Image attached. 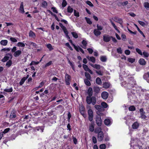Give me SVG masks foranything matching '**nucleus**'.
I'll list each match as a JSON object with an SVG mask.
<instances>
[{"mask_svg": "<svg viewBox=\"0 0 149 149\" xmlns=\"http://www.w3.org/2000/svg\"><path fill=\"white\" fill-rule=\"evenodd\" d=\"M136 85V81L133 77H131L129 79V82L125 86L127 88L128 98L130 100L135 97L134 90L132 88Z\"/></svg>", "mask_w": 149, "mask_h": 149, "instance_id": "f257e3e1", "label": "nucleus"}, {"mask_svg": "<svg viewBox=\"0 0 149 149\" xmlns=\"http://www.w3.org/2000/svg\"><path fill=\"white\" fill-rule=\"evenodd\" d=\"M86 101L87 103L88 104H92L93 105H95L96 103V98L95 97L93 96H87L86 99Z\"/></svg>", "mask_w": 149, "mask_h": 149, "instance_id": "f03ea898", "label": "nucleus"}, {"mask_svg": "<svg viewBox=\"0 0 149 149\" xmlns=\"http://www.w3.org/2000/svg\"><path fill=\"white\" fill-rule=\"evenodd\" d=\"M17 47H14L11 49L12 52L14 53L13 55L15 57H17L19 56L22 53L21 50H18L17 51Z\"/></svg>", "mask_w": 149, "mask_h": 149, "instance_id": "7ed1b4c3", "label": "nucleus"}, {"mask_svg": "<svg viewBox=\"0 0 149 149\" xmlns=\"http://www.w3.org/2000/svg\"><path fill=\"white\" fill-rule=\"evenodd\" d=\"M12 56L11 54H7L2 59L1 61L3 62H5L8 61L9 58H12Z\"/></svg>", "mask_w": 149, "mask_h": 149, "instance_id": "20e7f679", "label": "nucleus"}, {"mask_svg": "<svg viewBox=\"0 0 149 149\" xmlns=\"http://www.w3.org/2000/svg\"><path fill=\"white\" fill-rule=\"evenodd\" d=\"M140 114V118L142 119H146L147 117L145 115V112L143 108L139 110Z\"/></svg>", "mask_w": 149, "mask_h": 149, "instance_id": "39448f33", "label": "nucleus"}, {"mask_svg": "<svg viewBox=\"0 0 149 149\" xmlns=\"http://www.w3.org/2000/svg\"><path fill=\"white\" fill-rule=\"evenodd\" d=\"M26 45L29 46V49L31 48V46H33L35 48L37 47V44L34 42L29 41H26Z\"/></svg>", "mask_w": 149, "mask_h": 149, "instance_id": "423d86ee", "label": "nucleus"}, {"mask_svg": "<svg viewBox=\"0 0 149 149\" xmlns=\"http://www.w3.org/2000/svg\"><path fill=\"white\" fill-rule=\"evenodd\" d=\"M105 124L107 126H110L112 123V120L110 118L106 119L104 121Z\"/></svg>", "mask_w": 149, "mask_h": 149, "instance_id": "0eeeda50", "label": "nucleus"}, {"mask_svg": "<svg viewBox=\"0 0 149 149\" xmlns=\"http://www.w3.org/2000/svg\"><path fill=\"white\" fill-rule=\"evenodd\" d=\"M114 20L115 22L119 23L120 24L121 26L122 27H123V21L122 19L116 17H114Z\"/></svg>", "mask_w": 149, "mask_h": 149, "instance_id": "6e6552de", "label": "nucleus"}, {"mask_svg": "<svg viewBox=\"0 0 149 149\" xmlns=\"http://www.w3.org/2000/svg\"><path fill=\"white\" fill-rule=\"evenodd\" d=\"M65 80L66 85H67L70 84L71 77L68 74H66L65 75Z\"/></svg>", "mask_w": 149, "mask_h": 149, "instance_id": "1a4fd4ad", "label": "nucleus"}, {"mask_svg": "<svg viewBox=\"0 0 149 149\" xmlns=\"http://www.w3.org/2000/svg\"><path fill=\"white\" fill-rule=\"evenodd\" d=\"M96 121L97 125L98 126H101L102 124V120L101 117L100 116L97 117Z\"/></svg>", "mask_w": 149, "mask_h": 149, "instance_id": "9d476101", "label": "nucleus"}, {"mask_svg": "<svg viewBox=\"0 0 149 149\" xmlns=\"http://www.w3.org/2000/svg\"><path fill=\"white\" fill-rule=\"evenodd\" d=\"M104 137V134L103 132H100L98 133L97 135V139L99 141H102Z\"/></svg>", "mask_w": 149, "mask_h": 149, "instance_id": "9b49d317", "label": "nucleus"}, {"mask_svg": "<svg viewBox=\"0 0 149 149\" xmlns=\"http://www.w3.org/2000/svg\"><path fill=\"white\" fill-rule=\"evenodd\" d=\"M90 65L93 68H95L97 69H100V68L102 69V70L104 69V67L102 66H101L100 65L95 64L93 65L91 63H90Z\"/></svg>", "mask_w": 149, "mask_h": 149, "instance_id": "f8f14e48", "label": "nucleus"}, {"mask_svg": "<svg viewBox=\"0 0 149 149\" xmlns=\"http://www.w3.org/2000/svg\"><path fill=\"white\" fill-rule=\"evenodd\" d=\"M82 66L85 71L88 72L91 74H93L92 71L88 68L87 65L85 64H83Z\"/></svg>", "mask_w": 149, "mask_h": 149, "instance_id": "ddd939ff", "label": "nucleus"}, {"mask_svg": "<svg viewBox=\"0 0 149 149\" xmlns=\"http://www.w3.org/2000/svg\"><path fill=\"white\" fill-rule=\"evenodd\" d=\"M111 39V37L108 35H104L103 36V40L106 42H109Z\"/></svg>", "mask_w": 149, "mask_h": 149, "instance_id": "4468645a", "label": "nucleus"}, {"mask_svg": "<svg viewBox=\"0 0 149 149\" xmlns=\"http://www.w3.org/2000/svg\"><path fill=\"white\" fill-rule=\"evenodd\" d=\"M101 96L103 99H106L108 97V94L107 92L104 91L102 93Z\"/></svg>", "mask_w": 149, "mask_h": 149, "instance_id": "2eb2a0df", "label": "nucleus"}, {"mask_svg": "<svg viewBox=\"0 0 149 149\" xmlns=\"http://www.w3.org/2000/svg\"><path fill=\"white\" fill-rule=\"evenodd\" d=\"M86 58L89 61H90L92 63H95V59L93 56H87Z\"/></svg>", "mask_w": 149, "mask_h": 149, "instance_id": "dca6fc26", "label": "nucleus"}, {"mask_svg": "<svg viewBox=\"0 0 149 149\" xmlns=\"http://www.w3.org/2000/svg\"><path fill=\"white\" fill-rule=\"evenodd\" d=\"M93 33L94 35L96 36H99L101 34V32L100 31L96 29L94 30Z\"/></svg>", "mask_w": 149, "mask_h": 149, "instance_id": "f3484780", "label": "nucleus"}, {"mask_svg": "<svg viewBox=\"0 0 149 149\" xmlns=\"http://www.w3.org/2000/svg\"><path fill=\"white\" fill-rule=\"evenodd\" d=\"M139 125V124L138 122H135L132 125V128L133 129H137L138 128Z\"/></svg>", "mask_w": 149, "mask_h": 149, "instance_id": "a211bd4d", "label": "nucleus"}, {"mask_svg": "<svg viewBox=\"0 0 149 149\" xmlns=\"http://www.w3.org/2000/svg\"><path fill=\"white\" fill-rule=\"evenodd\" d=\"M19 11L20 12L22 13H24V8L23 2H22L20 4V7L19 8Z\"/></svg>", "mask_w": 149, "mask_h": 149, "instance_id": "6ab92c4d", "label": "nucleus"}, {"mask_svg": "<svg viewBox=\"0 0 149 149\" xmlns=\"http://www.w3.org/2000/svg\"><path fill=\"white\" fill-rule=\"evenodd\" d=\"M16 117L15 111L14 110L12 111L10 115V118L11 119H13L15 118Z\"/></svg>", "mask_w": 149, "mask_h": 149, "instance_id": "aec40b11", "label": "nucleus"}, {"mask_svg": "<svg viewBox=\"0 0 149 149\" xmlns=\"http://www.w3.org/2000/svg\"><path fill=\"white\" fill-rule=\"evenodd\" d=\"M87 93L88 95V96L91 97L92 96L93 94V89L91 88H89Z\"/></svg>", "mask_w": 149, "mask_h": 149, "instance_id": "412c9836", "label": "nucleus"}, {"mask_svg": "<svg viewBox=\"0 0 149 149\" xmlns=\"http://www.w3.org/2000/svg\"><path fill=\"white\" fill-rule=\"evenodd\" d=\"M29 36L30 37L32 38H35L36 37L35 33L32 31H30L29 33Z\"/></svg>", "mask_w": 149, "mask_h": 149, "instance_id": "4be33fe9", "label": "nucleus"}, {"mask_svg": "<svg viewBox=\"0 0 149 149\" xmlns=\"http://www.w3.org/2000/svg\"><path fill=\"white\" fill-rule=\"evenodd\" d=\"M130 74L129 72L127 70L125 71L123 73V76L124 77H126Z\"/></svg>", "mask_w": 149, "mask_h": 149, "instance_id": "5701e85b", "label": "nucleus"}, {"mask_svg": "<svg viewBox=\"0 0 149 149\" xmlns=\"http://www.w3.org/2000/svg\"><path fill=\"white\" fill-rule=\"evenodd\" d=\"M139 63L142 65H144L146 64V62L143 58H140L139 61Z\"/></svg>", "mask_w": 149, "mask_h": 149, "instance_id": "b1692460", "label": "nucleus"}, {"mask_svg": "<svg viewBox=\"0 0 149 149\" xmlns=\"http://www.w3.org/2000/svg\"><path fill=\"white\" fill-rule=\"evenodd\" d=\"M81 43L83 45L81 46V47L84 49H86V46L87 44V42L85 40H83L82 41Z\"/></svg>", "mask_w": 149, "mask_h": 149, "instance_id": "393cba45", "label": "nucleus"}, {"mask_svg": "<svg viewBox=\"0 0 149 149\" xmlns=\"http://www.w3.org/2000/svg\"><path fill=\"white\" fill-rule=\"evenodd\" d=\"M8 41L7 40H2L0 42V44L3 46H6L8 43Z\"/></svg>", "mask_w": 149, "mask_h": 149, "instance_id": "a878e982", "label": "nucleus"}, {"mask_svg": "<svg viewBox=\"0 0 149 149\" xmlns=\"http://www.w3.org/2000/svg\"><path fill=\"white\" fill-rule=\"evenodd\" d=\"M96 82L97 84L99 85H101L102 84V81L101 79L99 77H97L96 79Z\"/></svg>", "mask_w": 149, "mask_h": 149, "instance_id": "bb28decb", "label": "nucleus"}, {"mask_svg": "<svg viewBox=\"0 0 149 149\" xmlns=\"http://www.w3.org/2000/svg\"><path fill=\"white\" fill-rule=\"evenodd\" d=\"M148 76L149 78V72H148L146 74H144L143 76V78L144 79L146 80L149 83V80L147 77Z\"/></svg>", "mask_w": 149, "mask_h": 149, "instance_id": "cd10ccee", "label": "nucleus"}, {"mask_svg": "<svg viewBox=\"0 0 149 149\" xmlns=\"http://www.w3.org/2000/svg\"><path fill=\"white\" fill-rule=\"evenodd\" d=\"M89 129L91 132H93L94 131V127L93 124L92 123L90 125Z\"/></svg>", "mask_w": 149, "mask_h": 149, "instance_id": "c85d7f7f", "label": "nucleus"}, {"mask_svg": "<svg viewBox=\"0 0 149 149\" xmlns=\"http://www.w3.org/2000/svg\"><path fill=\"white\" fill-rule=\"evenodd\" d=\"M110 86V84L108 82H105L103 84V87L105 88H109Z\"/></svg>", "mask_w": 149, "mask_h": 149, "instance_id": "c756f323", "label": "nucleus"}, {"mask_svg": "<svg viewBox=\"0 0 149 149\" xmlns=\"http://www.w3.org/2000/svg\"><path fill=\"white\" fill-rule=\"evenodd\" d=\"M94 132L96 133H99L100 132H102V131L100 127H97L96 128L94 131Z\"/></svg>", "mask_w": 149, "mask_h": 149, "instance_id": "7c9ffc66", "label": "nucleus"}, {"mask_svg": "<svg viewBox=\"0 0 149 149\" xmlns=\"http://www.w3.org/2000/svg\"><path fill=\"white\" fill-rule=\"evenodd\" d=\"M134 25H135V26L136 27L137 29V30H138V31L145 38V36L144 35V34L143 33V32L141 31V30L140 29H139V28L138 27V26H137V25L135 24H134Z\"/></svg>", "mask_w": 149, "mask_h": 149, "instance_id": "2f4dec72", "label": "nucleus"}, {"mask_svg": "<svg viewBox=\"0 0 149 149\" xmlns=\"http://www.w3.org/2000/svg\"><path fill=\"white\" fill-rule=\"evenodd\" d=\"M84 82L86 85L88 86H90L91 85V83L89 80L88 79H85L84 80Z\"/></svg>", "mask_w": 149, "mask_h": 149, "instance_id": "473e14b6", "label": "nucleus"}, {"mask_svg": "<svg viewBox=\"0 0 149 149\" xmlns=\"http://www.w3.org/2000/svg\"><path fill=\"white\" fill-rule=\"evenodd\" d=\"M17 45L19 47H24L25 46V44L23 42H19L17 44Z\"/></svg>", "mask_w": 149, "mask_h": 149, "instance_id": "72a5a7b5", "label": "nucleus"}, {"mask_svg": "<svg viewBox=\"0 0 149 149\" xmlns=\"http://www.w3.org/2000/svg\"><path fill=\"white\" fill-rule=\"evenodd\" d=\"M75 50L77 52H79V51L81 52L83 54H84V50H83V49L79 46L77 47H76V48Z\"/></svg>", "mask_w": 149, "mask_h": 149, "instance_id": "f704fd0d", "label": "nucleus"}, {"mask_svg": "<svg viewBox=\"0 0 149 149\" xmlns=\"http://www.w3.org/2000/svg\"><path fill=\"white\" fill-rule=\"evenodd\" d=\"M13 89L12 87H11L10 88H5L4 90V91L8 92V93H10L11 92L13 91Z\"/></svg>", "mask_w": 149, "mask_h": 149, "instance_id": "c9c22d12", "label": "nucleus"}, {"mask_svg": "<svg viewBox=\"0 0 149 149\" xmlns=\"http://www.w3.org/2000/svg\"><path fill=\"white\" fill-rule=\"evenodd\" d=\"M94 107L97 110L99 111H101L102 110V107L100 105H96Z\"/></svg>", "mask_w": 149, "mask_h": 149, "instance_id": "e433bc0d", "label": "nucleus"}, {"mask_svg": "<svg viewBox=\"0 0 149 149\" xmlns=\"http://www.w3.org/2000/svg\"><path fill=\"white\" fill-rule=\"evenodd\" d=\"M73 10V9L70 6H68L67 8V11L68 12L70 13H72Z\"/></svg>", "mask_w": 149, "mask_h": 149, "instance_id": "4c0bfd02", "label": "nucleus"}, {"mask_svg": "<svg viewBox=\"0 0 149 149\" xmlns=\"http://www.w3.org/2000/svg\"><path fill=\"white\" fill-rule=\"evenodd\" d=\"M135 59L134 58H129L127 59V61L131 63H133L135 62Z\"/></svg>", "mask_w": 149, "mask_h": 149, "instance_id": "58836bf2", "label": "nucleus"}, {"mask_svg": "<svg viewBox=\"0 0 149 149\" xmlns=\"http://www.w3.org/2000/svg\"><path fill=\"white\" fill-rule=\"evenodd\" d=\"M63 31L65 34L66 37L68 39H70V37L68 35V32L67 31L66 29L63 30Z\"/></svg>", "mask_w": 149, "mask_h": 149, "instance_id": "ea45409f", "label": "nucleus"}, {"mask_svg": "<svg viewBox=\"0 0 149 149\" xmlns=\"http://www.w3.org/2000/svg\"><path fill=\"white\" fill-rule=\"evenodd\" d=\"M116 51L118 53L120 54H121L123 52V50L120 47L117 49Z\"/></svg>", "mask_w": 149, "mask_h": 149, "instance_id": "a19ab883", "label": "nucleus"}, {"mask_svg": "<svg viewBox=\"0 0 149 149\" xmlns=\"http://www.w3.org/2000/svg\"><path fill=\"white\" fill-rule=\"evenodd\" d=\"M85 76L87 79L90 80L91 79V76L90 74L88 72H86L85 73Z\"/></svg>", "mask_w": 149, "mask_h": 149, "instance_id": "79ce46f5", "label": "nucleus"}, {"mask_svg": "<svg viewBox=\"0 0 149 149\" xmlns=\"http://www.w3.org/2000/svg\"><path fill=\"white\" fill-rule=\"evenodd\" d=\"M88 114L89 116H93V112L91 109H89L88 111Z\"/></svg>", "mask_w": 149, "mask_h": 149, "instance_id": "37998d69", "label": "nucleus"}, {"mask_svg": "<svg viewBox=\"0 0 149 149\" xmlns=\"http://www.w3.org/2000/svg\"><path fill=\"white\" fill-rule=\"evenodd\" d=\"M142 54L144 57L145 58L148 57L149 56V54L148 53L145 51H144Z\"/></svg>", "mask_w": 149, "mask_h": 149, "instance_id": "c03bdc74", "label": "nucleus"}, {"mask_svg": "<svg viewBox=\"0 0 149 149\" xmlns=\"http://www.w3.org/2000/svg\"><path fill=\"white\" fill-rule=\"evenodd\" d=\"M36 129L37 131H40L42 132L43 131V129L42 127H38L36 128Z\"/></svg>", "mask_w": 149, "mask_h": 149, "instance_id": "a18cd8bd", "label": "nucleus"}, {"mask_svg": "<svg viewBox=\"0 0 149 149\" xmlns=\"http://www.w3.org/2000/svg\"><path fill=\"white\" fill-rule=\"evenodd\" d=\"M12 64V62L11 60L8 61L6 63V65L7 67H10Z\"/></svg>", "mask_w": 149, "mask_h": 149, "instance_id": "49530a36", "label": "nucleus"}, {"mask_svg": "<svg viewBox=\"0 0 149 149\" xmlns=\"http://www.w3.org/2000/svg\"><path fill=\"white\" fill-rule=\"evenodd\" d=\"M129 109L130 111H134L135 110V107L134 106H131L129 108Z\"/></svg>", "mask_w": 149, "mask_h": 149, "instance_id": "de8ad7c7", "label": "nucleus"}, {"mask_svg": "<svg viewBox=\"0 0 149 149\" xmlns=\"http://www.w3.org/2000/svg\"><path fill=\"white\" fill-rule=\"evenodd\" d=\"M101 105L104 108H106L108 107L107 104L106 102H102Z\"/></svg>", "mask_w": 149, "mask_h": 149, "instance_id": "09e8293b", "label": "nucleus"}, {"mask_svg": "<svg viewBox=\"0 0 149 149\" xmlns=\"http://www.w3.org/2000/svg\"><path fill=\"white\" fill-rule=\"evenodd\" d=\"M136 52L138 53V54L141 55H142L143 53L141 49H139L136 48Z\"/></svg>", "mask_w": 149, "mask_h": 149, "instance_id": "8fccbe9b", "label": "nucleus"}, {"mask_svg": "<svg viewBox=\"0 0 149 149\" xmlns=\"http://www.w3.org/2000/svg\"><path fill=\"white\" fill-rule=\"evenodd\" d=\"M143 5L145 8L146 9L149 8V3L148 2H145L144 4Z\"/></svg>", "mask_w": 149, "mask_h": 149, "instance_id": "3c124183", "label": "nucleus"}, {"mask_svg": "<svg viewBox=\"0 0 149 149\" xmlns=\"http://www.w3.org/2000/svg\"><path fill=\"white\" fill-rule=\"evenodd\" d=\"M72 35L75 38H77L78 37V36L77 33L73 32L71 33Z\"/></svg>", "mask_w": 149, "mask_h": 149, "instance_id": "603ef678", "label": "nucleus"}, {"mask_svg": "<svg viewBox=\"0 0 149 149\" xmlns=\"http://www.w3.org/2000/svg\"><path fill=\"white\" fill-rule=\"evenodd\" d=\"M85 19L86 21L87 22L88 24H92V22L91 21V19L89 18L85 17Z\"/></svg>", "mask_w": 149, "mask_h": 149, "instance_id": "864d4df0", "label": "nucleus"}, {"mask_svg": "<svg viewBox=\"0 0 149 149\" xmlns=\"http://www.w3.org/2000/svg\"><path fill=\"white\" fill-rule=\"evenodd\" d=\"M100 60L101 61L103 62H104L106 61L107 60V58L106 56H102L100 57Z\"/></svg>", "mask_w": 149, "mask_h": 149, "instance_id": "5fc2aeb1", "label": "nucleus"}, {"mask_svg": "<svg viewBox=\"0 0 149 149\" xmlns=\"http://www.w3.org/2000/svg\"><path fill=\"white\" fill-rule=\"evenodd\" d=\"M96 72L99 75H103V72L101 70H96Z\"/></svg>", "mask_w": 149, "mask_h": 149, "instance_id": "6e6d98bb", "label": "nucleus"}, {"mask_svg": "<svg viewBox=\"0 0 149 149\" xmlns=\"http://www.w3.org/2000/svg\"><path fill=\"white\" fill-rule=\"evenodd\" d=\"M47 48L49 49V50L51 51L53 49V48L52 47V45L50 44H48L47 45Z\"/></svg>", "mask_w": 149, "mask_h": 149, "instance_id": "4d7b16f0", "label": "nucleus"}, {"mask_svg": "<svg viewBox=\"0 0 149 149\" xmlns=\"http://www.w3.org/2000/svg\"><path fill=\"white\" fill-rule=\"evenodd\" d=\"M52 64V61H50L48 63H47L45 66H43V68H45L46 67H47L50 65H51Z\"/></svg>", "mask_w": 149, "mask_h": 149, "instance_id": "13d9d810", "label": "nucleus"}, {"mask_svg": "<svg viewBox=\"0 0 149 149\" xmlns=\"http://www.w3.org/2000/svg\"><path fill=\"white\" fill-rule=\"evenodd\" d=\"M44 84V82H42L41 83H40V84L38 87H36L35 88V90H36L38 88L42 87L43 86Z\"/></svg>", "mask_w": 149, "mask_h": 149, "instance_id": "bf43d9fd", "label": "nucleus"}, {"mask_svg": "<svg viewBox=\"0 0 149 149\" xmlns=\"http://www.w3.org/2000/svg\"><path fill=\"white\" fill-rule=\"evenodd\" d=\"M94 91L96 93H98L100 91V88L98 86H95L94 88Z\"/></svg>", "mask_w": 149, "mask_h": 149, "instance_id": "052dcab7", "label": "nucleus"}, {"mask_svg": "<svg viewBox=\"0 0 149 149\" xmlns=\"http://www.w3.org/2000/svg\"><path fill=\"white\" fill-rule=\"evenodd\" d=\"M86 4H87L88 5L91 7L93 6V4L90 1H86Z\"/></svg>", "mask_w": 149, "mask_h": 149, "instance_id": "680f3d73", "label": "nucleus"}, {"mask_svg": "<svg viewBox=\"0 0 149 149\" xmlns=\"http://www.w3.org/2000/svg\"><path fill=\"white\" fill-rule=\"evenodd\" d=\"M10 130V128H7L4 130L3 131V132H1L3 133V134H6Z\"/></svg>", "mask_w": 149, "mask_h": 149, "instance_id": "e2e57ef3", "label": "nucleus"}, {"mask_svg": "<svg viewBox=\"0 0 149 149\" xmlns=\"http://www.w3.org/2000/svg\"><path fill=\"white\" fill-rule=\"evenodd\" d=\"M10 40L13 42H17V40L15 38L13 37L10 38Z\"/></svg>", "mask_w": 149, "mask_h": 149, "instance_id": "0e129e2a", "label": "nucleus"}, {"mask_svg": "<svg viewBox=\"0 0 149 149\" xmlns=\"http://www.w3.org/2000/svg\"><path fill=\"white\" fill-rule=\"evenodd\" d=\"M17 136V135L16 134L12 135L10 137V140H13L15 139Z\"/></svg>", "mask_w": 149, "mask_h": 149, "instance_id": "69168bd1", "label": "nucleus"}, {"mask_svg": "<svg viewBox=\"0 0 149 149\" xmlns=\"http://www.w3.org/2000/svg\"><path fill=\"white\" fill-rule=\"evenodd\" d=\"M121 38H122V40H123V41H125L127 39H126V36L125 34H122L121 35Z\"/></svg>", "mask_w": 149, "mask_h": 149, "instance_id": "338daca9", "label": "nucleus"}, {"mask_svg": "<svg viewBox=\"0 0 149 149\" xmlns=\"http://www.w3.org/2000/svg\"><path fill=\"white\" fill-rule=\"evenodd\" d=\"M100 149H105L106 148V146L105 144H101L100 146Z\"/></svg>", "mask_w": 149, "mask_h": 149, "instance_id": "774afa93", "label": "nucleus"}]
</instances>
